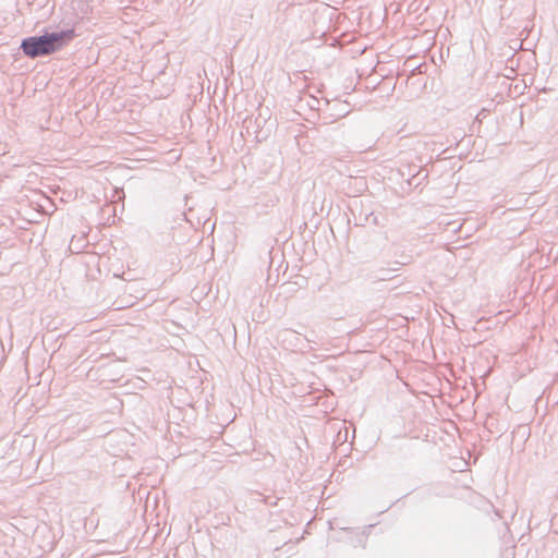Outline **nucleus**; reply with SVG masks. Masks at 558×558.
Instances as JSON below:
<instances>
[{"label": "nucleus", "mask_w": 558, "mask_h": 558, "mask_svg": "<svg viewBox=\"0 0 558 558\" xmlns=\"http://www.w3.org/2000/svg\"><path fill=\"white\" fill-rule=\"evenodd\" d=\"M290 7H292V2L287 0H277V13L286 12Z\"/></svg>", "instance_id": "obj_2"}, {"label": "nucleus", "mask_w": 558, "mask_h": 558, "mask_svg": "<svg viewBox=\"0 0 558 558\" xmlns=\"http://www.w3.org/2000/svg\"><path fill=\"white\" fill-rule=\"evenodd\" d=\"M275 22H276V24H281L282 23V21H280L279 16L276 17Z\"/></svg>", "instance_id": "obj_4"}, {"label": "nucleus", "mask_w": 558, "mask_h": 558, "mask_svg": "<svg viewBox=\"0 0 558 558\" xmlns=\"http://www.w3.org/2000/svg\"><path fill=\"white\" fill-rule=\"evenodd\" d=\"M76 36L74 26L53 31L46 28L40 35L23 38L20 49L29 59L48 57L69 46Z\"/></svg>", "instance_id": "obj_1"}, {"label": "nucleus", "mask_w": 558, "mask_h": 558, "mask_svg": "<svg viewBox=\"0 0 558 558\" xmlns=\"http://www.w3.org/2000/svg\"><path fill=\"white\" fill-rule=\"evenodd\" d=\"M369 216L373 217V223L378 225L377 217L373 213Z\"/></svg>", "instance_id": "obj_3"}]
</instances>
